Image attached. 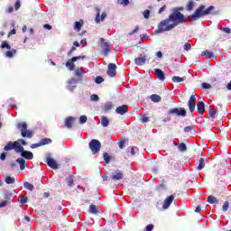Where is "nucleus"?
<instances>
[{"instance_id": "6e6d98bb", "label": "nucleus", "mask_w": 231, "mask_h": 231, "mask_svg": "<svg viewBox=\"0 0 231 231\" xmlns=\"http://www.w3.org/2000/svg\"><path fill=\"white\" fill-rule=\"evenodd\" d=\"M152 228H154V226L150 224L146 226L145 231H152Z\"/></svg>"}, {"instance_id": "dca6fc26", "label": "nucleus", "mask_w": 231, "mask_h": 231, "mask_svg": "<svg viewBox=\"0 0 231 231\" xmlns=\"http://www.w3.org/2000/svg\"><path fill=\"white\" fill-rule=\"evenodd\" d=\"M75 120H76V118L73 117V116L67 117L66 120H65V127H67L68 129H71Z\"/></svg>"}, {"instance_id": "e2e57ef3", "label": "nucleus", "mask_w": 231, "mask_h": 231, "mask_svg": "<svg viewBox=\"0 0 231 231\" xmlns=\"http://www.w3.org/2000/svg\"><path fill=\"white\" fill-rule=\"evenodd\" d=\"M80 44H82V47H86V44H88V42L86 39L81 40Z\"/></svg>"}, {"instance_id": "0eeeda50", "label": "nucleus", "mask_w": 231, "mask_h": 231, "mask_svg": "<svg viewBox=\"0 0 231 231\" xmlns=\"http://www.w3.org/2000/svg\"><path fill=\"white\" fill-rule=\"evenodd\" d=\"M111 180L114 181H120V180H124V171L120 170H116L111 174Z\"/></svg>"}, {"instance_id": "7c9ffc66", "label": "nucleus", "mask_w": 231, "mask_h": 231, "mask_svg": "<svg viewBox=\"0 0 231 231\" xmlns=\"http://www.w3.org/2000/svg\"><path fill=\"white\" fill-rule=\"evenodd\" d=\"M23 187H24V189H27V190H33V189H34L33 184H32L30 182H24Z\"/></svg>"}, {"instance_id": "49530a36", "label": "nucleus", "mask_w": 231, "mask_h": 231, "mask_svg": "<svg viewBox=\"0 0 231 231\" xmlns=\"http://www.w3.org/2000/svg\"><path fill=\"white\" fill-rule=\"evenodd\" d=\"M228 207H229V204H228V201H226L224 203V205L222 206V209L224 212H226V210H228Z\"/></svg>"}, {"instance_id": "09e8293b", "label": "nucleus", "mask_w": 231, "mask_h": 231, "mask_svg": "<svg viewBox=\"0 0 231 231\" xmlns=\"http://www.w3.org/2000/svg\"><path fill=\"white\" fill-rule=\"evenodd\" d=\"M144 19H149V15H151V12L149 10H145L143 13Z\"/></svg>"}, {"instance_id": "2f4dec72", "label": "nucleus", "mask_w": 231, "mask_h": 231, "mask_svg": "<svg viewBox=\"0 0 231 231\" xmlns=\"http://www.w3.org/2000/svg\"><path fill=\"white\" fill-rule=\"evenodd\" d=\"M208 203L214 205V203H217V199H216V197H214V196H209L208 198Z\"/></svg>"}, {"instance_id": "b1692460", "label": "nucleus", "mask_w": 231, "mask_h": 231, "mask_svg": "<svg viewBox=\"0 0 231 231\" xmlns=\"http://www.w3.org/2000/svg\"><path fill=\"white\" fill-rule=\"evenodd\" d=\"M171 80L175 84H179L180 82H185V78H180L179 76H174Z\"/></svg>"}, {"instance_id": "f257e3e1", "label": "nucleus", "mask_w": 231, "mask_h": 231, "mask_svg": "<svg viewBox=\"0 0 231 231\" xmlns=\"http://www.w3.org/2000/svg\"><path fill=\"white\" fill-rule=\"evenodd\" d=\"M187 21V18L180 11H175L169 15L168 19L162 20L158 25L156 33H162L163 32H171L174 30L178 24H181Z\"/></svg>"}, {"instance_id": "20e7f679", "label": "nucleus", "mask_w": 231, "mask_h": 231, "mask_svg": "<svg viewBox=\"0 0 231 231\" xmlns=\"http://www.w3.org/2000/svg\"><path fill=\"white\" fill-rule=\"evenodd\" d=\"M16 127L21 130V134L23 138H32L33 136V132L28 130V125H26V122L18 123Z\"/></svg>"}, {"instance_id": "473e14b6", "label": "nucleus", "mask_w": 231, "mask_h": 231, "mask_svg": "<svg viewBox=\"0 0 231 231\" xmlns=\"http://www.w3.org/2000/svg\"><path fill=\"white\" fill-rule=\"evenodd\" d=\"M5 151H12L14 149V143L9 142L5 146Z\"/></svg>"}, {"instance_id": "9d476101", "label": "nucleus", "mask_w": 231, "mask_h": 231, "mask_svg": "<svg viewBox=\"0 0 231 231\" xmlns=\"http://www.w3.org/2000/svg\"><path fill=\"white\" fill-rule=\"evenodd\" d=\"M80 59H84V57L78 56V57H73L72 59L69 60L66 62L67 68H69V69L70 71H73V69H75V63H73V62H77V60H80Z\"/></svg>"}, {"instance_id": "6e6552de", "label": "nucleus", "mask_w": 231, "mask_h": 231, "mask_svg": "<svg viewBox=\"0 0 231 231\" xmlns=\"http://www.w3.org/2000/svg\"><path fill=\"white\" fill-rule=\"evenodd\" d=\"M168 115H176L177 116H187V111L184 108H172L170 109Z\"/></svg>"}, {"instance_id": "3c124183", "label": "nucleus", "mask_w": 231, "mask_h": 231, "mask_svg": "<svg viewBox=\"0 0 231 231\" xmlns=\"http://www.w3.org/2000/svg\"><path fill=\"white\" fill-rule=\"evenodd\" d=\"M220 30H222V32H225V33H231V30L228 27H221Z\"/></svg>"}, {"instance_id": "4be33fe9", "label": "nucleus", "mask_w": 231, "mask_h": 231, "mask_svg": "<svg viewBox=\"0 0 231 231\" xmlns=\"http://www.w3.org/2000/svg\"><path fill=\"white\" fill-rule=\"evenodd\" d=\"M101 125L103 127H107L109 125V118H107V116H101Z\"/></svg>"}, {"instance_id": "79ce46f5", "label": "nucleus", "mask_w": 231, "mask_h": 231, "mask_svg": "<svg viewBox=\"0 0 231 231\" xmlns=\"http://www.w3.org/2000/svg\"><path fill=\"white\" fill-rule=\"evenodd\" d=\"M88 122V116H81L79 117V124H86Z\"/></svg>"}, {"instance_id": "a18cd8bd", "label": "nucleus", "mask_w": 231, "mask_h": 231, "mask_svg": "<svg viewBox=\"0 0 231 231\" xmlns=\"http://www.w3.org/2000/svg\"><path fill=\"white\" fill-rule=\"evenodd\" d=\"M119 5H124V6H127L129 5V0H118Z\"/></svg>"}, {"instance_id": "cd10ccee", "label": "nucleus", "mask_w": 231, "mask_h": 231, "mask_svg": "<svg viewBox=\"0 0 231 231\" xmlns=\"http://www.w3.org/2000/svg\"><path fill=\"white\" fill-rule=\"evenodd\" d=\"M202 55H205L206 59H212V57H214V52H212L210 51H204L202 52Z\"/></svg>"}, {"instance_id": "0e129e2a", "label": "nucleus", "mask_w": 231, "mask_h": 231, "mask_svg": "<svg viewBox=\"0 0 231 231\" xmlns=\"http://www.w3.org/2000/svg\"><path fill=\"white\" fill-rule=\"evenodd\" d=\"M167 8V6L166 5H163L162 7H161L160 9H159V14H162V12H165V9Z\"/></svg>"}, {"instance_id": "393cba45", "label": "nucleus", "mask_w": 231, "mask_h": 231, "mask_svg": "<svg viewBox=\"0 0 231 231\" xmlns=\"http://www.w3.org/2000/svg\"><path fill=\"white\" fill-rule=\"evenodd\" d=\"M82 24H84V22L82 20H80L79 22H76L74 25V30H77V32H80Z\"/></svg>"}, {"instance_id": "ddd939ff", "label": "nucleus", "mask_w": 231, "mask_h": 231, "mask_svg": "<svg viewBox=\"0 0 231 231\" xmlns=\"http://www.w3.org/2000/svg\"><path fill=\"white\" fill-rule=\"evenodd\" d=\"M108 77H115L116 75V64L110 63L107 69Z\"/></svg>"}, {"instance_id": "4d7b16f0", "label": "nucleus", "mask_w": 231, "mask_h": 231, "mask_svg": "<svg viewBox=\"0 0 231 231\" xmlns=\"http://www.w3.org/2000/svg\"><path fill=\"white\" fill-rule=\"evenodd\" d=\"M12 196H13L12 193L7 192V193L5 194V199H12Z\"/></svg>"}, {"instance_id": "6ab92c4d", "label": "nucleus", "mask_w": 231, "mask_h": 231, "mask_svg": "<svg viewBox=\"0 0 231 231\" xmlns=\"http://www.w3.org/2000/svg\"><path fill=\"white\" fill-rule=\"evenodd\" d=\"M197 109L199 115H203V113H205V103L203 101H199L197 104Z\"/></svg>"}, {"instance_id": "680f3d73", "label": "nucleus", "mask_w": 231, "mask_h": 231, "mask_svg": "<svg viewBox=\"0 0 231 231\" xmlns=\"http://www.w3.org/2000/svg\"><path fill=\"white\" fill-rule=\"evenodd\" d=\"M41 143H33V144H32L31 145V147H32V149H37V147H41Z\"/></svg>"}, {"instance_id": "39448f33", "label": "nucleus", "mask_w": 231, "mask_h": 231, "mask_svg": "<svg viewBox=\"0 0 231 231\" xmlns=\"http://www.w3.org/2000/svg\"><path fill=\"white\" fill-rule=\"evenodd\" d=\"M101 147L102 144L100 143V141L97 139H93L89 143V149L92 151V154H97V152H100Z\"/></svg>"}, {"instance_id": "412c9836", "label": "nucleus", "mask_w": 231, "mask_h": 231, "mask_svg": "<svg viewBox=\"0 0 231 231\" xmlns=\"http://www.w3.org/2000/svg\"><path fill=\"white\" fill-rule=\"evenodd\" d=\"M16 162L19 163L21 171H24V169H26V161L24 159L18 158Z\"/></svg>"}, {"instance_id": "69168bd1", "label": "nucleus", "mask_w": 231, "mask_h": 231, "mask_svg": "<svg viewBox=\"0 0 231 231\" xmlns=\"http://www.w3.org/2000/svg\"><path fill=\"white\" fill-rule=\"evenodd\" d=\"M43 28H45V30H51V25L46 23L43 25Z\"/></svg>"}, {"instance_id": "72a5a7b5", "label": "nucleus", "mask_w": 231, "mask_h": 231, "mask_svg": "<svg viewBox=\"0 0 231 231\" xmlns=\"http://www.w3.org/2000/svg\"><path fill=\"white\" fill-rule=\"evenodd\" d=\"M69 187H73V175H69L67 178Z\"/></svg>"}, {"instance_id": "aec40b11", "label": "nucleus", "mask_w": 231, "mask_h": 231, "mask_svg": "<svg viewBox=\"0 0 231 231\" xmlns=\"http://www.w3.org/2000/svg\"><path fill=\"white\" fill-rule=\"evenodd\" d=\"M154 75H156V77H157V79H159V80H165V74H163L162 69H154Z\"/></svg>"}, {"instance_id": "5fc2aeb1", "label": "nucleus", "mask_w": 231, "mask_h": 231, "mask_svg": "<svg viewBox=\"0 0 231 231\" xmlns=\"http://www.w3.org/2000/svg\"><path fill=\"white\" fill-rule=\"evenodd\" d=\"M142 122L143 124L149 122V117L145 116H142V118H141Z\"/></svg>"}, {"instance_id": "2eb2a0df", "label": "nucleus", "mask_w": 231, "mask_h": 231, "mask_svg": "<svg viewBox=\"0 0 231 231\" xmlns=\"http://www.w3.org/2000/svg\"><path fill=\"white\" fill-rule=\"evenodd\" d=\"M147 60V57L143 55H140L138 58L134 60V63L137 66H143L145 64V61Z\"/></svg>"}, {"instance_id": "a878e982", "label": "nucleus", "mask_w": 231, "mask_h": 231, "mask_svg": "<svg viewBox=\"0 0 231 231\" xmlns=\"http://www.w3.org/2000/svg\"><path fill=\"white\" fill-rule=\"evenodd\" d=\"M96 10H97V16H96L95 21L98 24V23H102V18L100 16V8H96Z\"/></svg>"}, {"instance_id": "f3484780", "label": "nucleus", "mask_w": 231, "mask_h": 231, "mask_svg": "<svg viewBox=\"0 0 231 231\" xmlns=\"http://www.w3.org/2000/svg\"><path fill=\"white\" fill-rule=\"evenodd\" d=\"M21 157L25 158V160H33V153L30 151H23L21 152Z\"/></svg>"}, {"instance_id": "bf43d9fd", "label": "nucleus", "mask_w": 231, "mask_h": 231, "mask_svg": "<svg viewBox=\"0 0 231 231\" xmlns=\"http://www.w3.org/2000/svg\"><path fill=\"white\" fill-rule=\"evenodd\" d=\"M193 127L192 126H186L184 128V132L185 133H190V131H192Z\"/></svg>"}, {"instance_id": "7ed1b4c3", "label": "nucleus", "mask_w": 231, "mask_h": 231, "mask_svg": "<svg viewBox=\"0 0 231 231\" xmlns=\"http://www.w3.org/2000/svg\"><path fill=\"white\" fill-rule=\"evenodd\" d=\"M76 77H79V79L72 78L68 81L67 88L69 91H73L75 88H77V83L82 81V75H84V69L83 68L77 69L75 70Z\"/></svg>"}, {"instance_id": "5701e85b", "label": "nucleus", "mask_w": 231, "mask_h": 231, "mask_svg": "<svg viewBox=\"0 0 231 231\" xmlns=\"http://www.w3.org/2000/svg\"><path fill=\"white\" fill-rule=\"evenodd\" d=\"M88 212L90 213V214H98V208L96 206V205H90V207H89V209H88Z\"/></svg>"}, {"instance_id": "864d4df0", "label": "nucleus", "mask_w": 231, "mask_h": 231, "mask_svg": "<svg viewBox=\"0 0 231 231\" xmlns=\"http://www.w3.org/2000/svg\"><path fill=\"white\" fill-rule=\"evenodd\" d=\"M8 203H10V201L5 200L3 202L0 203V208H3L5 207H6V205H8Z\"/></svg>"}, {"instance_id": "de8ad7c7", "label": "nucleus", "mask_w": 231, "mask_h": 231, "mask_svg": "<svg viewBox=\"0 0 231 231\" xmlns=\"http://www.w3.org/2000/svg\"><path fill=\"white\" fill-rule=\"evenodd\" d=\"M90 100L92 102H98V97L95 94H93L92 96H90Z\"/></svg>"}, {"instance_id": "4c0bfd02", "label": "nucleus", "mask_w": 231, "mask_h": 231, "mask_svg": "<svg viewBox=\"0 0 231 231\" xmlns=\"http://www.w3.org/2000/svg\"><path fill=\"white\" fill-rule=\"evenodd\" d=\"M103 158L106 163H109L111 162V157L109 156V154H107V152H105L103 154Z\"/></svg>"}, {"instance_id": "c03bdc74", "label": "nucleus", "mask_w": 231, "mask_h": 231, "mask_svg": "<svg viewBox=\"0 0 231 231\" xmlns=\"http://www.w3.org/2000/svg\"><path fill=\"white\" fill-rule=\"evenodd\" d=\"M96 84H102V82H104V78L100 77V76H97L96 78Z\"/></svg>"}, {"instance_id": "58836bf2", "label": "nucleus", "mask_w": 231, "mask_h": 231, "mask_svg": "<svg viewBox=\"0 0 231 231\" xmlns=\"http://www.w3.org/2000/svg\"><path fill=\"white\" fill-rule=\"evenodd\" d=\"M15 50L8 51L5 53V57H8L9 59H12L14 57V54H15Z\"/></svg>"}, {"instance_id": "9b49d317", "label": "nucleus", "mask_w": 231, "mask_h": 231, "mask_svg": "<svg viewBox=\"0 0 231 231\" xmlns=\"http://www.w3.org/2000/svg\"><path fill=\"white\" fill-rule=\"evenodd\" d=\"M188 106L190 113H194L196 109V96L194 95L190 96L189 100L188 102Z\"/></svg>"}, {"instance_id": "a211bd4d", "label": "nucleus", "mask_w": 231, "mask_h": 231, "mask_svg": "<svg viewBox=\"0 0 231 231\" xmlns=\"http://www.w3.org/2000/svg\"><path fill=\"white\" fill-rule=\"evenodd\" d=\"M128 109H129L128 106L124 105V106H118L116 109V112L117 113V115H125V113H127Z\"/></svg>"}, {"instance_id": "338daca9", "label": "nucleus", "mask_w": 231, "mask_h": 231, "mask_svg": "<svg viewBox=\"0 0 231 231\" xmlns=\"http://www.w3.org/2000/svg\"><path fill=\"white\" fill-rule=\"evenodd\" d=\"M124 143H125V141H121V142L119 143V148H120V149H124Z\"/></svg>"}, {"instance_id": "a19ab883", "label": "nucleus", "mask_w": 231, "mask_h": 231, "mask_svg": "<svg viewBox=\"0 0 231 231\" xmlns=\"http://www.w3.org/2000/svg\"><path fill=\"white\" fill-rule=\"evenodd\" d=\"M191 48H192V45H190V43L189 42L185 43L183 46V50H185V51H190Z\"/></svg>"}, {"instance_id": "c756f323", "label": "nucleus", "mask_w": 231, "mask_h": 231, "mask_svg": "<svg viewBox=\"0 0 231 231\" xmlns=\"http://www.w3.org/2000/svg\"><path fill=\"white\" fill-rule=\"evenodd\" d=\"M202 169H205V159L201 158L199 162L198 170L202 171Z\"/></svg>"}, {"instance_id": "423d86ee", "label": "nucleus", "mask_w": 231, "mask_h": 231, "mask_svg": "<svg viewBox=\"0 0 231 231\" xmlns=\"http://www.w3.org/2000/svg\"><path fill=\"white\" fill-rule=\"evenodd\" d=\"M21 145H28V143H26V141H24L23 139H18L16 142H14V151H15V152H23L24 147H23Z\"/></svg>"}, {"instance_id": "ea45409f", "label": "nucleus", "mask_w": 231, "mask_h": 231, "mask_svg": "<svg viewBox=\"0 0 231 231\" xmlns=\"http://www.w3.org/2000/svg\"><path fill=\"white\" fill-rule=\"evenodd\" d=\"M1 48L3 49H6V50H12V46H10V44H8L7 42H2V45H1Z\"/></svg>"}, {"instance_id": "774afa93", "label": "nucleus", "mask_w": 231, "mask_h": 231, "mask_svg": "<svg viewBox=\"0 0 231 231\" xmlns=\"http://www.w3.org/2000/svg\"><path fill=\"white\" fill-rule=\"evenodd\" d=\"M226 89H228V91H231V81L226 85Z\"/></svg>"}, {"instance_id": "1a4fd4ad", "label": "nucleus", "mask_w": 231, "mask_h": 231, "mask_svg": "<svg viewBox=\"0 0 231 231\" xmlns=\"http://www.w3.org/2000/svg\"><path fill=\"white\" fill-rule=\"evenodd\" d=\"M45 162L51 167V169H59V164H57V162L51 158V154L46 155Z\"/></svg>"}, {"instance_id": "e433bc0d", "label": "nucleus", "mask_w": 231, "mask_h": 231, "mask_svg": "<svg viewBox=\"0 0 231 231\" xmlns=\"http://www.w3.org/2000/svg\"><path fill=\"white\" fill-rule=\"evenodd\" d=\"M113 109V103L107 102L105 105V111H111Z\"/></svg>"}, {"instance_id": "052dcab7", "label": "nucleus", "mask_w": 231, "mask_h": 231, "mask_svg": "<svg viewBox=\"0 0 231 231\" xmlns=\"http://www.w3.org/2000/svg\"><path fill=\"white\" fill-rule=\"evenodd\" d=\"M14 8H15V10H19V8H21V2L20 1H16L15 5H14Z\"/></svg>"}, {"instance_id": "8fccbe9b", "label": "nucleus", "mask_w": 231, "mask_h": 231, "mask_svg": "<svg viewBox=\"0 0 231 231\" xmlns=\"http://www.w3.org/2000/svg\"><path fill=\"white\" fill-rule=\"evenodd\" d=\"M216 115H217L216 110H214V109H210V110H209V116H210L211 118H214V117L216 116Z\"/></svg>"}, {"instance_id": "37998d69", "label": "nucleus", "mask_w": 231, "mask_h": 231, "mask_svg": "<svg viewBox=\"0 0 231 231\" xmlns=\"http://www.w3.org/2000/svg\"><path fill=\"white\" fill-rule=\"evenodd\" d=\"M179 151H181V152L187 151V145H185V143H180L179 145Z\"/></svg>"}, {"instance_id": "c85d7f7f", "label": "nucleus", "mask_w": 231, "mask_h": 231, "mask_svg": "<svg viewBox=\"0 0 231 231\" xmlns=\"http://www.w3.org/2000/svg\"><path fill=\"white\" fill-rule=\"evenodd\" d=\"M152 102H160L162 100V97L159 95L153 94L151 96Z\"/></svg>"}, {"instance_id": "f8f14e48", "label": "nucleus", "mask_w": 231, "mask_h": 231, "mask_svg": "<svg viewBox=\"0 0 231 231\" xmlns=\"http://www.w3.org/2000/svg\"><path fill=\"white\" fill-rule=\"evenodd\" d=\"M100 41H101V42H103L102 43L103 53H104L105 57H107V53H109L111 51L109 42H105L104 38H101Z\"/></svg>"}, {"instance_id": "4468645a", "label": "nucleus", "mask_w": 231, "mask_h": 231, "mask_svg": "<svg viewBox=\"0 0 231 231\" xmlns=\"http://www.w3.org/2000/svg\"><path fill=\"white\" fill-rule=\"evenodd\" d=\"M172 201H174V195H171L170 197H168L162 203V208H164V210H167V208H169L171 207V204L172 203Z\"/></svg>"}, {"instance_id": "c9c22d12", "label": "nucleus", "mask_w": 231, "mask_h": 231, "mask_svg": "<svg viewBox=\"0 0 231 231\" xmlns=\"http://www.w3.org/2000/svg\"><path fill=\"white\" fill-rule=\"evenodd\" d=\"M194 9V2L193 1H189L187 5V10L188 12H190Z\"/></svg>"}, {"instance_id": "f03ea898", "label": "nucleus", "mask_w": 231, "mask_h": 231, "mask_svg": "<svg viewBox=\"0 0 231 231\" xmlns=\"http://www.w3.org/2000/svg\"><path fill=\"white\" fill-rule=\"evenodd\" d=\"M214 10V6H209L205 10V5H200L198 9H196L195 13L188 17L189 21H198L199 17H203L204 15H208L210 12Z\"/></svg>"}, {"instance_id": "13d9d810", "label": "nucleus", "mask_w": 231, "mask_h": 231, "mask_svg": "<svg viewBox=\"0 0 231 231\" xmlns=\"http://www.w3.org/2000/svg\"><path fill=\"white\" fill-rule=\"evenodd\" d=\"M202 88H203L204 89H210V84H208V83H203V84H202Z\"/></svg>"}, {"instance_id": "f704fd0d", "label": "nucleus", "mask_w": 231, "mask_h": 231, "mask_svg": "<svg viewBox=\"0 0 231 231\" xmlns=\"http://www.w3.org/2000/svg\"><path fill=\"white\" fill-rule=\"evenodd\" d=\"M48 143H51V139L45 138L40 142L41 145H48Z\"/></svg>"}, {"instance_id": "bb28decb", "label": "nucleus", "mask_w": 231, "mask_h": 231, "mask_svg": "<svg viewBox=\"0 0 231 231\" xmlns=\"http://www.w3.org/2000/svg\"><path fill=\"white\" fill-rule=\"evenodd\" d=\"M5 181L7 185H12V183H15V179L11 176H7L5 177Z\"/></svg>"}, {"instance_id": "603ef678", "label": "nucleus", "mask_w": 231, "mask_h": 231, "mask_svg": "<svg viewBox=\"0 0 231 231\" xmlns=\"http://www.w3.org/2000/svg\"><path fill=\"white\" fill-rule=\"evenodd\" d=\"M28 201V197H22L20 199V203H22V205H24V203H27Z\"/></svg>"}]
</instances>
